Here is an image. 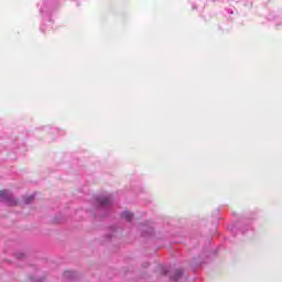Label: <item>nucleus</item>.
I'll list each match as a JSON object with an SVG mask.
<instances>
[{"instance_id":"1","label":"nucleus","mask_w":282,"mask_h":282,"mask_svg":"<svg viewBox=\"0 0 282 282\" xmlns=\"http://www.w3.org/2000/svg\"><path fill=\"white\" fill-rule=\"evenodd\" d=\"M94 204L98 210V213L109 210L111 208V204L113 202L111 200V195H106V196H99L94 198Z\"/></svg>"},{"instance_id":"2","label":"nucleus","mask_w":282,"mask_h":282,"mask_svg":"<svg viewBox=\"0 0 282 282\" xmlns=\"http://www.w3.org/2000/svg\"><path fill=\"white\" fill-rule=\"evenodd\" d=\"M0 202H3L7 206H17V204H19V200L14 198V195L7 189L0 191Z\"/></svg>"},{"instance_id":"3","label":"nucleus","mask_w":282,"mask_h":282,"mask_svg":"<svg viewBox=\"0 0 282 282\" xmlns=\"http://www.w3.org/2000/svg\"><path fill=\"white\" fill-rule=\"evenodd\" d=\"M171 281H186V276H184V271L182 269H173L170 271Z\"/></svg>"},{"instance_id":"4","label":"nucleus","mask_w":282,"mask_h":282,"mask_svg":"<svg viewBox=\"0 0 282 282\" xmlns=\"http://www.w3.org/2000/svg\"><path fill=\"white\" fill-rule=\"evenodd\" d=\"M121 219H126V221H132L133 220V213L122 212L121 213Z\"/></svg>"},{"instance_id":"5","label":"nucleus","mask_w":282,"mask_h":282,"mask_svg":"<svg viewBox=\"0 0 282 282\" xmlns=\"http://www.w3.org/2000/svg\"><path fill=\"white\" fill-rule=\"evenodd\" d=\"M64 276H65L66 279H74V272H72V271H65V272H64Z\"/></svg>"},{"instance_id":"6","label":"nucleus","mask_w":282,"mask_h":282,"mask_svg":"<svg viewBox=\"0 0 282 282\" xmlns=\"http://www.w3.org/2000/svg\"><path fill=\"white\" fill-rule=\"evenodd\" d=\"M34 202V196H28L25 199H24V204H32Z\"/></svg>"},{"instance_id":"7","label":"nucleus","mask_w":282,"mask_h":282,"mask_svg":"<svg viewBox=\"0 0 282 282\" xmlns=\"http://www.w3.org/2000/svg\"><path fill=\"white\" fill-rule=\"evenodd\" d=\"M17 257H18L19 259H23V257H25V253H18Z\"/></svg>"},{"instance_id":"8","label":"nucleus","mask_w":282,"mask_h":282,"mask_svg":"<svg viewBox=\"0 0 282 282\" xmlns=\"http://www.w3.org/2000/svg\"><path fill=\"white\" fill-rule=\"evenodd\" d=\"M163 273H164V274H166V271H165V269H163Z\"/></svg>"},{"instance_id":"9","label":"nucleus","mask_w":282,"mask_h":282,"mask_svg":"<svg viewBox=\"0 0 282 282\" xmlns=\"http://www.w3.org/2000/svg\"><path fill=\"white\" fill-rule=\"evenodd\" d=\"M36 282H43L42 280H39V281H36Z\"/></svg>"}]
</instances>
